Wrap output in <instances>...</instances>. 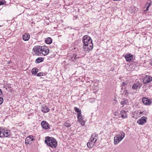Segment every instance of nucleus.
<instances>
[{"label":"nucleus","instance_id":"obj_1","mask_svg":"<svg viewBox=\"0 0 152 152\" xmlns=\"http://www.w3.org/2000/svg\"><path fill=\"white\" fill-rule=\"evenodd\" d=\"M45 142L47 145L53 148H56L57 145V142L56 140L52 137H45Z\"/></svg>","mask_w":152,"mask_h":152},{"label":"nucleus","instance_id":"obj_2","mask_svg":"<svg viewBox=\"0 0 152 152\" xmlns=\"http://www.w3.org/2000/svg\"><path fill=\"white\" fill-rule=\"evenodd\" d=\"M82 42L83 44V45H87V44H90V43H92V41L91 37L88 35H86L84 36L82 38Z\"/></svg>","mask_w":152,"mask_h":152},{"label":"nucleus","instance_id":"obj_3","mask_svg":"<svg viewBox=\"0 0 152 152\" xmlns=\"http://www.w3.org/2000/svg\"><path fill=\"white\" fill-rule=\"evenodd\" d=\"M90 44H87L86 46L83 45V49L86 53H89L90 51H91L93 48V45L92 43H90Z\"/></svg>","mask_w":152,"mask_h":152},{"label":"nucleus","instance_id":"obj_4","mask_svg":"<svg viewBox=\"0 0 152 152\" xmlns=\"http://www.w3.org/2000/svg\"><path fill=\"white\" fill-rule=\"evenodd\" d=\"M142 80L144 84H148L152 81V77L150 76L145 75L143 77Z\"/></svg>","mask_w":152,"mask_h":152},{"label":"nucleus","instance_id":"obj_5","mask_svg":"<svg viewBox=\"0 0 152 152\" xmlns=\"http://www.w3.org/2000/svg\"><path fill=\"white\" fill-rule=\"evenodd\" d=\"M148 118L145 116L142 117L137 121V123L140 125H143L145 124L147 121Z\"/></svg>","mask_w":152,"mask_h":152},{"label":"nucleus","instance_id":"obj_6","mask_svg":"<svg viewBox=\"0 0 152 152\" xmlns=\"http://www.w3.org/2000/svg\"><path fill=\"white\" fill-rule=\"evenodd\" d=\"M42 127L45 129H47L49 128L50 126L48 123L45 121H43L41 122Z\"/></svg>","mask_w":152,"mask_h":152},{"label":"nucleus","instance_id":"obj_7","mask_svg":"<svg viewBox=\"0 0 152 152\" xmlns=\"http://www.w3.org/2000/svg\"><path fill=\"white\" fill-rule=\"evenodd\" d=\"M123 139L122 137H120L119 135L115 136L114 138V145H116L118 144Z\"/></svg>","mask_w":152,"mask_h":152},{"label":"nucleus","instance_id":"obj_8","mask_svg":"<svg viewBox=\"0 0 152 152\" xmlns=\"http://www.w3.org/2000/svg\"><path fill=\"white\" fill-rule=\"evenodd\" d=\"M40 46H35L33 48V50L35 54L39 56V54L41 53L40 52Z\"/></svg>","mask_w":152,"mask_h":152},{"label":"nucleus","instance_id":"obj_9","mask_svg":"<svg viewBox=\"0 0 152 152\" xmlns=\"http://www.w3.org/2000/svg\"><path fill=\"white\" fill-rule=\"evenodd\" d=\"M142 86V84L140 82L134 83L132 86V89L135 90L140 88Z\"/></svg>","mask_w":152,"mask_h":152},{"label":"nucleus","instance_id":"obj_10","mask_svg":"<svg viewBox=\"0 0 152 152\" xmlns=\"http://www.w3.org/2000/svg\"><path fill=\"white\" fill-rule=\"evenodd\" d=\"M142 101L143 103L146 105H149L151 103V101L150 99L145 97L142 98Z\"/></svg>","mask_w":152,"mask_h":152},{"label":"nucleus","instance_id":"obj_11","mask_svg":"<svg viewBox=\"0 0 152 152\" xmlns=\"http://www.w3.org/2000/svg\"><path fill=\"white\" fill-rule=\"evenodd\" d=\"M125 58L126 61H130L133 59V55L130 53H127L126 54Z\"/></svg>","mask_w":152,"mask_h":152},{"label":"nucleus","instance_id":"obj_12","mask_svg":"<svg viewBox=\"0 0 152 152\" xmlns=\"http://www.w3.org/2000/svg\"><path fill=\"white\" fill-rule=\"evenodd\" d=\"M98 135L96 133H94L92 134L91 136V142L93 141L94 140H95L94 142V143H96V141L98 139Z\"/></svg>","mask_w":152,"mask_h":152},{"label":"nucleus","instance_id":"obj_13","mask_svg":"<svg viewBox=\"0 0 152 152\" xmlns=\"http://www.w3.org/2000/svg\"><path fill=\"white\" fill-rule=\"evenodd\" d=\"M34 140L33 136L31 135L30 136L26 138L25 140V143L28 144L30 142Z\"/></svg>","mask_w":152,"mask_h":152},{"label":"nucleus","instance_id":"obj_14","mask_svg":"<svg viewBox=\"0 0 152 152\" xmlns=\"http://www.w3.org/2000/svg\"><path fill=\"white\" fill-rule=\"evenodd\" d=\"M3 134L4 135V137H8L10 136L11 134L10 131L9 130L6 129H4V132Z\"/></svg>","mask_w":152,"mask_h":152},{"label":"nucleus","instance_id":"obj_15","mask_svg":"<svg viewBox=\"0 0 152 152\" xmlns=\"http://www.w3.org/2000/svg\"><path fill=\"white\" fill-rule=\"evenodd\" d=\"M30 37V36L28 34H25L23 35L22 39L25 41H27L28 40Z\"/></svg>","mask_w":152,"mask_h":152},{"label":"nucleus","instance_id":"obj_16","mask_svg":"<svg viewBox=\"0 0 152 152\" xmlns=\"http://www.w3.org/2000/svg\"><path fill=\"white\" fill-rule=\"evenodd\" d=\"M50 109L48 107L45 105H43L42 107V110L44 113L48 112Z\"/></svg>","mask_w":152,"mask_h":152},{"label":"nucleus","instance_id":"obj_17","mask_svg":"<svg viewBox=\"0 0 152 152\" xmlns=\"http://www.w3.org/2000/svg\"><path fill=\"white\" fill-rule=\"evenodd\" d=\"M128 100L126 99H124L121 102V104L122 105V107H124V105L128 104Z\"/></svg>","mask_w":152,"mask_h":152},{"label":"nucleus","instance_id":"obj_18","mask_svg":"<svg viewBox=\"0 0 152 152\" xmlns=\"http://www.w3.org/2000/svg\"><path fill=\"white\" fill-rule=\"evenodd\" d=\"M39 69L38 68L36 67H34L33 68L31 71V72L33 75H36L37 73L38 72Z\"/></svg>","mask_w":152,"mask_h":152},{"label":"nucleus","instance_id":"obj_19","mask_svg":"<svg viewBox=\"0 0 152 152\" xmlns=\"http://www.w3.org/2000/svg\"><path fill=\"white\" fill-rule=\"evenodd\" d=\"M121 117L123 118H127V115L126 114V111L124 110L121 111Z\"/></svg>","mask_w":152,"mask_h":152},{"label":"nucleus","instance_id":"obj_20","mask_svg":"<svg viewBox=\"0 0 152 152\" xmlns=\"http://www.w3.org/2000/svg\"><path fill=\"white\" fill-rule=\"evenodd\" d=\"M78 121L80 123V124L82 126H84L85 125V122L83 120V117H79V118H77Z\"/></svg>","mask_w":152,"mask_h":152},{"label":"nucleus","instance_id":"obj_21","mask_svg":"<svg viewBox=\"0 0 152 152\" xmlns=\"http://www.w3.org/2000/svg\"><path fill=\"white\" fill-rule=\"evenodd\" d=\"M52 39L51 37H48L46 39L45 42L47 44H50L52 43Z\"/></svg>","mask_w":152,"mask_h":152},{"label":"nucleus","instance_id":"obj_22","mask_svg":"<svg viewBox=\"0 0 152 152\" xmlns=\"http://www.w3.org/2000/svg\"><path fill=\"white\" fill-rule=\"evenodd\" d=\"M4 132V129L0 127V137H4V135L3 134Z\"/></svg>","mask_w":152,"mask_h":152},{"label":"nucleus","instance_id":"obj_23","mask_svg":"<svg viewBox=\"0 0 152 152\" xmlns=\"http://www.w3.org/2000/svg\"><path fill=\"white\" fill-rule=\"evenodd\" d=\"M44 58L42 57H39L37 58L35 61L36 63H39L43 61Z\"/></svg>","mask_w":152,"mask_h":152},{"label":"nucleus","instance_id":"obj_24","mask_svg":"<svg viewBox=\"0 0 152 152\" xmlns=\"http://www.w3.org/2000/svg\"><path fill=\"white\" fill-rule=\"evenodd\" d=\"M93 142V141H92V142H91H91H88L87 144V146L89 148H92L95 143Z\"/></svg>","mask_w":152,"mask_h":152},{"label":"nucleus","instance_id":"obj_25","mask_svg":"<svg viewBox=\"0 0 152 152\" xmlns=\"http://www.w3.org/2000/svg\"><path fill=\"white\" fill-rule=\"evenodd\" d=\"M49 50L46 48L45 50L42 52V54L44 56L47 55L49 53Z\"/></svg>","mask_w":152,"mask_h":152},{"label":"nucleus","instance_id":"obj_26","mask_svg":"<svg viewBox=\"0 0 152 152\" xmlns=\"http://www.w3.org/2000/svg\"><path fill=\"white\" fill-rule=\"evenodd\" d=\"M147 4H148V5L145 11H147L148 10V9L150 6L151 4V1L150 0H149L148 1V2L147 3Z\"/></svg>","mask_w":152,"mask_h":152},{"label":"nucleus","instance_id":"obj_27","mask_svg":"<svg viewBox=\"0 0 152 152\" xmlns=\"http://www.w3.org/2000/svg\"><path fill=\"white\" fill-rule=\"evenodd\" d=\"M64 126L67 127H69L71 126V125L70 123L66 121L64 123Z\"/></svg>","mask_w":152,"mask_h":152},{"label":"nucleus","instance_id":"obj_28","mask_svg":"<svg viewBox=\"0 0 152 152\" xmlns=\"http://www.w3.org/2000/svg\"><path fill=\"white\" fill-rule=\"evenodd\" d=\"M77 55L75 54H73L72 57L71 58V59L72 61H74L76 59L79 58L78 57H77Z\"/></svg>","mask_w":152,"mask_h":152},{"label":"nucleus","instance_id":"obj_29","mask_svg":"<svg viewBox=\"0 0 152 152\" xmlns=\"http://www.w3.org/2000/svg\"><path fill=\"white\" fill-rule=\"evenodd\" d=\"M120 135L121 136L120 137H121L123 138V139L125 136V133L123 131H121L120 132Z\"/></svg>","mask_w":152,"mask_h":152},{"label":"nucleus","instance_id":"obj_30","mask_svg":"<svg viewBox=\"0 0 152 152\" xmlns=\"http://www.w3.org/2000/svg\"><path fill=\"white\" fill-rule=\"evenodd\" d=\"M77 113V118H79V117H82V114H81V110L78 112Z\"/></svg>","mask_w":152,"mask_h":152},{"label":"nucleus","instance_id":"obj_31","mask_svg":"<svg viewBox=\"0 0 152 152\" xmlns=\"http://www.w3.org/2000/svg\"><path fill=\"white\" fill-rule=\"evenodd\" d=\"M46 47L45 46H40V51H42V53L45 50V49H46Z\"/></svg>","mask_w":152,"mask_h":152},{"label":"nucleus","instance_id":"obj_32","mask_svg":"<svg viewBox=\"0 0 152 152\" xmlns=\"http://www.w3.org/2000/svg\"><path fill=\"white\" fill-rule=\"evenodd\" d=\"M6 3V2L4 0L3 1L2 0H0V6L3 5Z\"/></svg>","mask_w":152,"mask_h":152},{"label":"nucleus","instance_id":"obj_33","mask_svg":"<svg viewBox=\"0 0 152 152\" xmlns=\"http://www.w3.org/2000/svg\"><path fill=\"white\" fill-rule=\"evenodd\" d=\"M43 75V72H40L37 74L36 76L38 77H40Z\"/></svg>","mask_w":152,"mask_h":152},{"label":"nucleus","instance_id":"obj_34","mask_svg":"<svg viewBox=\"0 0 152 152\" xmlns=\"http://www.w3.org/2000/svg\"><path fill=\"white\" fill-rule=\"evenodd\" d=\"M7 86H7V88H9V91H10V92H11V89H12V87H11V84H7Z\"/></svg>","mask_w":152,"mask_h":152},{"label":"nucleus","instance_id":"obj_35","mask_svg":"<svg viewBox=\"0 0 152 152\" xmlns=\"http://www.w3.org/2000/svg\"><path fill=\"white\" fill-rule=\"evenodd\" d=\"M74 109L75 111L77 113L78 112H79V111L80 110L79 109L76 107H75L74 108Z\"/></svg>","mask_w":152,"mask_h":152},{"label":"nucleus","instance_id":"obj_36","mask_svg":"<svg viewBox=\"0 0 152 152\" xmlns=\"http://www.w3.org/2000/svg\"><path fill=\"white\" fill-rule=\"evenodd\" d=\"M3 102V99L1 96L0 97V105H1Z\"/></svg>","mask_w":152,"mask_h":152},{"label":"nucleus","instance_id":"obj_37","mask_svg":"<svg viewBox=\"0 0 152 152\" xmlns=\"http://www.w3.org/2000/svg\"><path fill=\"white\" fill-rule=\"evenodd\" d=\"M3 96L1 90L0 89V96Z\"/></svg>","mask_w":152,"mask_h":152},{"label":"nucleus","instance_id":"obj_38","mask_svg":"<svg viewBox=\"0 0 152 152\" xmlns=\"http://www.w3.org/2000/svg\"><path fill=\"white\" fill-rule=\"evenodd\" d=\"M113 114L115 116H116L117 115L118 113L117 112H114Z\"/></svg>","mask_w":152,"mask_h":152},{"label":"nucleus","instance_id":"obj_39","mask_svg":"<svg viewBox=\"0 0 152 152\" xmlns=\"http://www.w3.org/2000/svg\"><path fill=\"white\" fill-rule=\"evenodd\" d=\"M126 84V83L125 82H122V86H123L125 85Z\"/></svg>","mask_w":152,"mask_h":152},{"label":"nucleus","instance_id":"obj_40","mask_svg":"<svg viewBox=\"0 0 152 152\" xmlns=\"http://www.w3.org/2000/svg\"><path fill=\"white\" fill-rule=\"evenodd\" d=\"M124 92L125 93V94H128V91H127L126 90H125L124 91Z\"/></svg>","mask_w":152,"mask_h":152},{"label":"nucleus","instance_id":"obj_41","mask_svg":"<svg viewBox=\"0 0 152 152\" xmlns=\"http://www.w3.org/2000/svg\"><path fill=\"white\" fill-rule=\"evenodd\" d=\"M150 64H151L152 65V61L150 62Z\"/></svg>","mask_w":152,"mask_h":152},{"label":"nucleus","instance_id":"obj_42","mask_svg":"<svg viewBox=\"0 0 152 152\" xmlns=\"http://www.w3.org/2000/svg\"><path fill=\"white\" fill-rule=\"evenodd\" d=\"M43 75H46V74H45V73L44 72H43Z\"/></svg>","mask_w":152,"mask_h":152},{"label":"nucleus","instance_id":"obj_43","mask_svg":"<svg viewBox=\"0 0 152 152\" xmlns=\"http://www.w3.org/2000/svg\"><path fill=\"white\" fill-rule=\"evenodd\" d=\"M74 50H76L77 49H76V47H75V48H74Z\"/></svg>","mask_w":152,"mask_h":152},{"label":"nucleus","instance_id":"obj_44","mask_svg":"<svg viewBox=\"0 0 152 152\" xmlns=\"http://www.w3.org/2000/svg\"><path fill=\"white\" fill-rule=\"evenodd\" d=\"M7 87V86H6V87L5 89H6V90H7V88H8Z\"/></svg>","mask_w":152,"mask_h":152}]
</instances>
